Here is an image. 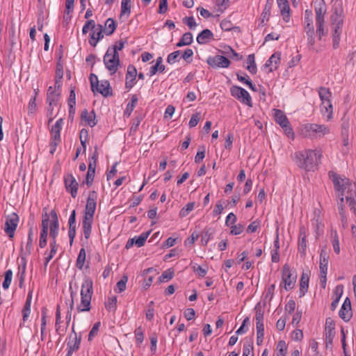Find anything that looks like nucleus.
Masks as SVG:
<instances>
[{"label":"nucleus","mask_w":356,"mask_h":356,"mask_svg":"<svg viewBox=\"0 0 356 356\" xmlns=\"http://www.w3.org/2000/svg\"><path fill=\"white\" fill-rule=\"evenodd\" d=\"M295 156L296 163L300 168L306 172H314L321 163L322 150L321 149H305L296 152Z\"/></svg>","instance_id":"f257e3e1"},{"label":"nucleus","mask_w":356,"mask_h":356,"mask_svg":"<svg viewBox=\"0 0 356 356\" xmlns=\"http://www.w3.org/2000/svg\"><path fill=\"white\" fill-rule=\"evenodd\" d=\"M97 193L95 191H90L82 219V229L86 240L90 238L91 234L92 225L97 207Z\"/></svg>","instance_id":"f03ea898"},{"label":"nucleus","mask_w":356,"mask_h":356,"mask_svg":"<svg viewBox=\"0 0 356 356\" xmlns=\"http://www.w3.org/2000/svg\"><path fill=\"white\" fill-rule=\"evenodd\" d=\"M328 175L332 179L334 189L339 193V196H343L345 193H346V196L356 195L355 185L350 181L349 179L346 177L340 179L339 175L334 171H330Z\"/></svg>","instance_id":"7ed1b4c3"},{"label":"nucleus","mask_w":356,"mask_h":356,"mask_svg":"<svg viewBox=\"0 0 356 356\" xmlns=\"http://www.w3.org/2000/svg\"><path fill=\"white\" fill-rule=\"evenodd\" d=\"M92 293V281L90 278H86L82 284L81 303L76 308L79 312L90 311Z\"/></svg>","instance_id":"20e7f679"},{"label":"nucleus","mask_w":356,"mask_h":356,"mask_svg":"<svg viewBox=\"0 0 356 356\" xmlns=\"http://www.w3.org/2000/svg\"><path fill=\"white\" fill-rule=\"evenodd\" d=\"M305 135L309 137L321 138L330 133V129L324 124H306L304 127Z\"/></svg>","instance_id":"39448f33"},{"label":"nucleus","mask_w":356,"mask_h":356,"mask_svg":"<svg viewBox=\"0 0 356 356\" xmlns=\"http://www.w3.org/2000/svg\"><path fill=\"white\" fill-rule=\"evenodd\" d=\"M230 93L232 97L237 99L242 104L252 107V98L249 92L244 88L240 86H233L230 88Z\"/></svg>","instance_id":"423d86ee"},{"label":"nucleus","mask_w":356,"mask_h":356,"mask_svg":"<svg viewBox=\"0 0 356 356\" xmlns=\"http://www.w3.org/2000/svg\"><path fill=\"white\" fill-rule=\"evenodd\" d=\"M19 220V216L13 212L6 217L4 232L10 238H13Z\"/></svg>","instance_id":"0eeeda50"},{"label":"nucleus","mask_w":356,"mask_h":356,"mask_svg":"<svg viewBox=\"0 0 356 356\" xmlns=\"http://www.w3.org/2000/svg\"><path fill=\"white\" fill-rule=\"evenodd\" d=\"M70 341L67 343V353L65 356H72L74 352L79 349L81 341V337H78L74 330V323L72 326V332L69 336Z\"/></svg>","instance_id":"6e6552de"},{"label":"nucleus","mask_w":356,"mask_h":356,"mask_svg":"<svg viewBox=\"0 0 356 356\" xmlns=\"http://www.w3.org/2000/svg\"><path fill=\"white\" fill-rule=\"evenodd\" d=\"M282 281L284 283V289L289 291L293 289L296 281V275L293 276L290 267L288 264H284L282 267Z\"/></svg>","instance_id":"1a4fd4ad"},{"label":"nucleus","mask_w":356,"mask_h":356,"mask_svg":"<svg viewBox=\"0 0 356 356\" xmlns=\"http://www.w3.org/2000/svg\"><path fill=\"white\" fill-rule=\"evenodd\" d=\"M65 188L66 191L71 194L73 198L77 195L79 183L72 174H67L63 177Z\"/></svg>","instance_id":"9d476101"},{"label":"nucleus","mask_w":356,"mask_h":356,"mask_svg":"<svg viewBox=\"0 0 356 356\" xmlns=\"http://www.w3.org/2000/svg\"><path fill=\"white\" fill-rule=\"evenodd\" d=\"M207 63L209 66L212 67L213 68H227L231 64L230 60L227 58L220 55L208 57Z\"/></svg>","instance_id":"9b49d317"},{"label":"nucleus","mask_w":356,"mask_h":356,"mask_svg":"<svg viewBox=\"0 0 356 356\" xmlns=\"http://www.w3.org/2000/svg\"><path fill=\"white\" fill-rule=\"evenodd\" d=\"M111 49H108L103 58L104 63L108 70L111 72V74H115L120 65V61L117 59L111 58Z\"/></svg>","instance_id":"f8f14e48"},{"label":"nucleus","mask_w":356,"mask_h":356,"mask_svg":"<svg viewBox=\"0 0 356 356\" xmlns=\"http://www.w3.org/2000/svg\"><path fill=\"white\" fill-rule=\"evenodd\" d=\"M49 216L52 218V220L49 224V236L51 238H56L58 234V218L55 210H51L50 211Z\"/></svg>","instance_id":"ddd939ff"},{"label":"nucleus","mask_w":356,"mask_h":356,"mask_svg":"<svg viewBox=\"0 0 356 356\" xmlns=\"http://www.w3.org/2000/svg\"><path fill=\"white\" fill-rule=\"evenodd\" d=\"M314 10L316 14V22H325V14L327 9L324 0H316L315 1Z\"/></svg>","instance_id":"4468645a"},{"label":"nucleus","mask_w":356,"mask_h":356,"mask_svg":"<svg viewBox=\"0 0 356 356\" xmlns=\"http://www.w3.org/2000/svg\"><path fill=\"white\" fill-rule=\"evenodd\" d=\"M281 53L279 51L275 52L268 60L266 62L264 67L269 68V72H272L276 70L280 63Z\"/></svg>","instance_id":"2eb2a0df"},{"label":"nucleus","mask_w":356,"mask_h":356,"mask_svg":"<svg viewBox=\"0 0 356 356\" xmlns=\"http://www.w3.org/2000/svg\"><path fill=\"white\" fill-rule=\"evenodd\" d=\"M329 259L330 255L327 252L326 247L324 246L322 248L320 253L319 268L321 274H327Z\"/></svg>","instance_id":"dca6fc26"},{"label":"nucleus","mask_w":356,"mask_h":356,"mask_svg":"<svg viewBox=\"0 0 356 356\" xmlns=\"http://www.w3.org/2000/svg\"><path fill=\"white\" fill-rule=\"evenodd\" d=\"M278 7L280 9L281 15L285 22L290 20V6L288 0H277Z\"/></svg>","instance_id":"f3484780"},{"label":"nucleus","mask_w":356,"mask_h":356,"mask_svg":"<svg viewBox=\"0 0 356 356\" xmlns=\"http://www.w3.org/2000/svg\"><path fill=\"white\" fill-rule=\"evenodd\" d=\"M95 90L104 97L113 95L112 88L109 81L107 80H102L101 83H98V86H95Z\"/></svg>","instance_id":"a211bd4d"},{"label":"nucleus","mask_w":356,"mask_h":356,"mask_svg":"<svg viewBox=\"0 0 356 356\" xmlns=\"http://www.w3.org/2000/svg\"><path fill=\"white\" fill-rule=\"evenodd\" d=\"M334 322L331 318H327L325 321V339L326 343H332L334 337Z\"/></svg>","instance_id":"6ab92c4d"},{"label":"nucleus","mask_w":356,"mask_h":356,"mask_svg":"<svg viewBox=\"0 0 356 356\" xmlns=\"http://www.w3.org/2000/svg\"><path fill=\"white\" fill-rule=\"evenodd\" d=\"M196 40L200 44H207L213 40V33L208 29H204L197 35Z\"/></svg>","instance_id":"aec40b11"},{"label":"nucleus","mask_w":356,"mask_h":356,"mask_svg":"<svg viewBox=\"0 0 356 356\" xmlns=\"http://www.w3.org/2000/svg\"><path fill=\"white\" fill-rule=\"evenodd\" d=\"M81 118L84 120L90 127H95L97 123L94 110L89 113L87 109H84L81 113Z\"/></svg>","instance_id":"412c9836"},{"label":"nucleus","mask_w":356,"mask_h":356,"mask_svg":"<svg viewBox=\"0 0 356 356\" xmlns=\"http://www.w3.org/2000/svg\"><path fill=\"white\" fill-rule=\"evenodd\" d=\"M307 241L306 233L305 227H302L300 229L299 239H298V251L302 257L306 254Z\"/></svg>","instance_id":"4be33fe9"},{"label":"nucleus","mask_w":356,"mask_h":356,"mask_svg":"<svg viewBox=\"0 0 356 356\" xmlns=\"http://www.w3.org/2000/svg\"><path fill=\"white\" fill-rule=\"evenodd\" d=\"M342 27L343 26L339 25L332 26V47L334 49H337L339 47Z\"/></svg>","instance_id":"5701e85b"},{"label":"nucleus","mask_w":356,"mask_h":356,"mask_svg":"<svg viewBox=\"0 0 356 356\" xmlns=\"http://www.w3.org/2000/svg\"><path fill=\"white\" fill-rule=\"evenodd\" d=\"M272 8V1L271 0H267L266 3L265 5L264 9L261 14L260 22L259 24V26L266 25V22L268 21L269 16L270 15V10Z\"/></svg>","instance_id":"b1692460"},{"label":"nucleus","mask_w":356,"mask_h":356,"mask_svg":"<svg viewBox=\"0 0 356 356\" xmlns=\"http://www.w3.org/2000/svg\"><path fill=\"white\" fill-rule=\"evenodd\" d=\"M63 124V119H58L55 124L52 126L50 133H51V138L54 140H60V131L62 129V126Z\"/></svg>","instance_id":"393cba45"},{"label":"nucleus","mask_w":356,"mask_h":356,"mask_svg":"<svg viewBox=\"0 0 356 356\" xmlns=\"http://www.w3.org/2000/svg\"><path fill=\"white\" fill-rule=\"evenodd\" d=\"M97 32H92L90 34V39L89 40V43L91 46L95 47L97 42L103 38V26L101 24H97Z\"/></svg>","instance_id":"a878e982"},{"label":"nucleus","mask_w":356,"mask_h":356,"mask_svg":"<svg viewBox=\"0 0 356 356\" xmlns=\"http://www.w3.org/2000/svg\"><path fill=\"white\" fill-rule=\"evenodd\" d=\"M309 277L307 273H303L300 280L299 297L302 298L306 293L309 288Z\"/></svg>","instance_id":"bb28decb"},{"label":"nucleus","mask_w":356,"mask_h":356,"mask_svg":"<svg viewBox=\"0 0 356 356\" xmlns=\"http://www.w3.org/2000/svg\"><path fill=\"white\" fill-rule=\"evenodd\" d=\"M306 33L307 45L309 49H314L315 44V31L314 26H304Z\"/></svg>","instance_id":"cd10ccee"},{"label":"nucleus","mask_w":356,"mask_h":356,"mask_svg":"<svg viewBox=\"0 0 356 356\" xmlns=\"http://www.w3.org/2000/svg\"><path fill=\"white\" fill-rule=\"evenodd\" d=\"M131 0H122L120 17L128 18L131 14Z\"/></svg>","instance_id":"c85d7f7f"},{"label":"nucleus","mask_w":356,"mask_h":356,"mask_svg":"<svg viewBox=\"0 0 356 356\" xmlns=\"http://www.w3.org/2000/svg\"><path fill=\"white\" fill-rule=\"evenodd\" d=\"M32 294H33V290H30L28 293L26 300L25 305L24 306V308L22 309L23 321H26L27 320V318L29 316V314L31 313V304Z\"/></svg>","instance_id":"c756f323"},{"label":"nucleus","mask_w":356,"mask_h":356,"mask_svg":"<svg viewBox=\"0 0 356 356\" xmlns=\"http://www.w3.org/2000/svg\"><path fill=\"white\" fill-rule=\"evenodd\" d=\"M275 111V120L277 124H279L282 127H286L287 124H289L288 118L282 111L279 109H276Z\"/></svg>","instance_id":"7c9ffc66"},{"label":"nucleus","mask_w":356,"mask_h":356,"mask_svg":"<svg viewBox=\"0 0 356 356\" xmlns=\"http://www.w3.org/2000/svg\"><path fill=\"white\" fill-rule=\"evenodd\" d=\"M117 27V24L113 18H108L105 22V29H103L106 35H112Z\"/></svg>","instance_id":"2f4dec72"},{"label":"nucleus","mask_w":356,"mask_h":356,"mask_svg":"<svg viewBox=\"0 0 356 356\" xmlns=\"http://www.w3.org/2000/svg\"><path fill=\"white\" fill-rule=\"evenodd\" d=\"M318 95L322 103L331 102L332 92L329 88L325 87H320L318 88Z\"/></svg>","instance_id":"473e14b6"},{"label":"nucleus","mask_w":356,"mask_h":356,"mask_svg":"<svg viewBox=\"0 0 356 356\" xmlns=\"http://www.w3.org/2000/svg\"><path fill=\"white\" fill-rule=\"evenodd\" d=\"M193 35L190 32H186L183 34L179 41L177 43L176 46L181 47L183 46L190 45L193 42Z\"/></svg>","instance_id":"72a5a7b5"},{"label":"nucleus","mask_w":356,"mask_h":356,"mask_svg":"<svg viewBox=\"0 0 356 356\" xmlns=\"http://www.w3.org/2000/svg\"><path fill=\"white\" fill-rule=\"evenodd\" d=\"M248 66L246 69L252 74H255L257 72V65L255 63L254 54H252L247 58Z\"/></svg>","instance_id":"f704fd0d"},{"label":"nucleus","mask_w":356,"mask_h":356,"mask_svg":"<svg viewBox=\"0 0 356 356\" xmlns=\"http://www.w3.org/2000/svg\"><path fill=\"white\" fill-rule=\"evenodd\" d=\"M138 101V98L137 95H133L131 99V102L127 104V108L124 111V115L125 116L129 117L131 115L132 111L136 106Z\"/></svg>","instance_id":"c9c22d12"},{"label":"nucleus","mask_w":356,"mask_h":356,"mask_svg":"<svg viewBox=\"0 0 356 356\" xmlns=\"http://www.w3.org/2000/svg\"><path fill=\"white\" fill-rule=\"evenodd\" d=\"M95 175V169H93L91 165H88L86 179L83 181L82 184H86L88 187H90L93 183Z\"/></svg>","instance_id":"e433bc0d"},{"label":"nucleus","mask_w":356,"mask_h":356,"mask_svg":"<svg viewBox=\"0 0 356 356\" xmlns=\"http://www.w3.org/2000/svg\"><path fill=\"white\" fill-rule=\"evenodd\" d=\"M339 315L341 318H342L345 322H348L353 315L352 309H349V307H346L343 306H341Z\"/></svg>","instance_id":"4c0bfd02"},{"label":"nucleus","mask_w":356,"mask_h":356,"mask_svg":"<svg viewBox=\"0 0 356 356\" xmlns=\"http://www.w3.org/2000/svg\"><path fill=\"white\" fill-rule=\"evenodd\" d=\"M175 271L173 268H168L162 273L161 275L159 277L158 282L159 283L168 282L173 278Z\"/></svg>","instance_id":"58836bf2"},{"label":"nucleus","mask_w":356,"mask_h":356,"mask_svg":"<svg viewBox=\"0 0 356 356\" xmlns=\"http://www.w3.org/2000/svg\"><path fill=\"white\" fill-rule=\"evenodd\" d=\"M325 22H317L316 25V35L319 40L322 39L323 36L327 35L328 31L325 28Z\"/></svg>","instance_id":"ea45409f"},{"label":"nucleus","mask_w":356,"mask_h":356,"mask_svg":"<svg viewBox=\"0 0 356 356\" xmlns=\"http://www.w3.org/2000/svg\"><path fill=\"white\" fill-rule=\"evenodd\" d=\"M128 281V277L126 275H123L121 280L118 281L114 289L116 293H121L126 289V284Z\"/></svg>","instance_id":"a19ab883"},{"label":"nucleus","mask_w":356,"mask_h":356,"mask_svg":"<svg viewBox=\"0 0 356 356\" xmlns=\"http://www.w3.org/2000/svg\"><path fill=\"white\" fill-rule=\"evenodd\" d=\"M33 235H34V228L33 226H31L29 229L28 233V239L26 243V252L28 254L31 253V250L33 248Z\"/></svg>","instance_id":"79ce46f5"},{"label":"nucleus","mask_w":356,"mask_h":356,"mask_svg":"<svg viewBox=\"0 0 356 356\" xmlns=\"http://www.w3.org/2000/svg\"><path fill=\"white\" fill-rule=\"evenodd\" d=\"M321 110L322 113H327L328 115L327 116V120H330L332 118V105L331 102H325V104L322 103L321 105Z\"/></svg>","instance_id":"37998d69"},{"label":"nucleus","mask_w":356,"mask_h":356,"mask_svg":"<svg viewBox=\"0 0 356 356\" xmlns=\"http://www.w3.org/2000/svg\"><path fill=\"white\" fill-rule=\"evenodd\" d=\"M150 232L151 231L143 232L139 236L135 237V245H137L138 248L143 246Z\"/></svg>","instance_id":"c03bdc74"},{"label":"nucleus","mask_w":356,"mask_h":356,"mask_svg":"<svg viewBox=\"0 0 356 356\" xmlns=\"http://www.w3.org/2000/svg\"><path fill=\"white\" fill-rule=\"evenodd\" d=\"M86 254L85 249L81 248L79 251L76 262V266L80 270H81L83 267L84 262L86 260Z\"/></svg>","instance_id":"a18cd8bd"},{"label":"nucleus","mask_w":356,"mask_h":356,"mask_svg":"<svg viewBox=\"0 0 356 356\" xmlns=\"http://www.w3.org/2000/svg\"><path fill=\"white\" fill-rule=\"evenodd\" d=\"M105 307L109 312H114L117 308V297L112 296L108 298V301L105 302Z\"/></svg>","instance_id":"49530a36"},{"label":"nucleus","mask_w":356,"mask_h":356,"mask_svg":"<svg viewBox=\"0 0 356 356\" xmlns=\"http://www.w3.org/2000/svg\"><path fill=\"white\" fill-rule=\"evenodd\" d=\"M213 230L211 228L205 229L201 238L202 245H207L208 242L213 238Z\"/></svg>","instance_id":"de8ad7c7"},{"label":"nucleus","mask_w":356,"mask_h":356,"mask_svg":"<svg viewBox=\"0 0 356 356\" xmlns=\"http://www.w3.org/2000/svg\"><path fill=\"white\" fill-rule=\"evenodd\" d=\"M181 51L177 50L170 54L167 57L168 63L172 65L176 62H179L181 59Z\"/></svg>","instance_id":"09e8293b"},{"label":"nucleus","mask_w":356,"mask_h":356,"mask_svg":"<svg viewBox=\"0 0 356 356\" xmlns=\"http://www.w3.org/2000/svg\"><path fill=\"white\" fill-rule=\"evenodd\" d=\"M338 202L337 207L339 209V213L341 217H342V220H345V210H344V197L342 195L339 196V193L337 194Z\"/></svg>","instance_id":"8fccbe9b"},{"label":"nucleus","mask_w":356,"mask_h":356,"mask_svg":"<svg viewBox=\"0 0 356 356\" xmlns=\"http://www.w3.org/2000/svg\"><path fill=\"white\" fill-rule=\"evenodd\" d=\"M277 356H286L287 353V346L286 342L280 340L277 344Z\"/></svg>","instance_id":"3c124183"},{"label":"nucleus","mask_w":356,"mask_h":356,"mask_svg":"<svg viewBox=\"0 0 356 356\" xmlns=\"http://www.w3.org/2000/svg\"><path fill=\"white\" fill-rule=\"evenodd\" d=\"M13 278V271L9 269L6 271L4 275V281L3 282L2 286L4 289H8L10 285Z\"/></svg>","instance_id":"603ef678"},{"label":"nucleus","mask_w":356,"mask_h":356,"mask_svg":"<svg viewBox=\"0 0 356 356\" xmlns=\"http://www.w3.org/2000/svg\"><path fill=\"white\" fill-rule=\"evenodd\" d=\"M195 207V202H188L184 207H183L180 212H179V216L181 218H184L188 215V213L192 211Z\"/></svg>","instance_id":"864d4df0"},{"label":"nucleus","mask_w":356,"mask_h":356,"mask_svg":"<svg viewBox=\"0 0 356 356\" xmlns=\"http://www.w3.org/2000/svg\"><path fill=\"white\" fill-rule=\"evenodd\" d=\"M252 342L245 343L243 347V356H254Z\"/></svg>","instance_id":"5fc2aeb1"},{"label":"nucleus","mask_w":356,"mask_h":356,"mask_svg":"<svg viewBox=\"0 0 356 356\" xmlns=\"http://www.w3.org/2000/svg\"><path fill=\"white\" fill-rule=\"evenodd\" d=\"M134 334L136 343L138 345L141 344L144 340V332L141 326H139L135 330Z\"/></svg>","instance_id":"6e6d98bb"},{"label":"nucleus","mask_w":356,"mask_h":356,"mask_svg":"<svg viewBox=\"0 0 356 356\" xmlns=\"http://www.w3.org/2000/svg\"><path fill=\"white\" fill-rule=\"evenodd\" d=\"M226 49H227V51H225L224 53L227 54L231 58H234L236 60L243 59V56L236 52L231 47L228 46Z\"/></svg>","instance_id":"4d7b16f0"},{"label":"nucleus","mask_w":356,"mask_h":356,"mask_svg":"<svg viewBox=\"0 0 356 356\" xmlns=\"http://www.w3.org/2000/svg\"><path fill=\"white\" fill-rule=\"evenodd\" d=\"M137 76V70L134 65H129L127 67V71L126 74V79H136Z\"/></svg>","instance_id":"13d9d810"},{"label":"nucleus","mask_w":356,"mask_h":356,"mask_svg":"<svg viewBox=\"0 0 356 356\" xmlns=\"http://www.w3.org/2000/svg\"><path fill=\"white\" fill-rule=\"evenodd\" d=\"M204 157H205V147H204V146H200V147H199L198 151L195 157V162L196 163H200Z\"/></svg>","instance_id":"bf43d9fd"},{"label":"nucleus","mask_w":356,"mask_h":356,"mask_svg":"<svg viewBox=\"0 0 356 356\" xmlns=\"http://www.w3.org/2000/svg\"><path fill=\"white\" fill-rule=\"evenodd\" d=\"M67 104H68V106H75L76 105V94H75V87H72L70 88V95H69V98H68V100H67Z\"/></svg>","instance_id":"052dcab7"},{"label":"nucleus","mask_w":356,"mask_h":356,"mask_svg":"<svg viewBox=\"0 0 356 356\" xmlns=\"http://www.w3.org/2000/svg\"><path fill=\"white\" fill-rule=\"evenodd\" d=\"M230 234L232 235H238L241 234L244 230V226L242 224H238V225H232L230 227Z\"/></svg>","instance_id":"680f3d73"},{"label":"nucleus","mask_w":356,"mask_h":356,"mask_svg":"<svg viewBox=\"0 0 356 356\" xmlns=\"http://www.w3.org/2000/svg\"><path fill=\"white\" fill-rule=\"evenodd\" d=\"M60 95H59V93H55L54 95H47V101L48 102V104L51 106L58 105Z\"/></svg>","instance_id":"e2e57ef3"},{"label":"nucleus","mask_w":356,"mask_h":356,"mask_svg":"<svg viewBox=\"0 0 356 356\" xmlns=\"http://www.w3.org/2000/svg\"><path fill=\"white\" fill-rule=\"evenodd\" d=\"M47 236H48V231L41 230L40 240H39V246L41 248H43L47 245Z\"/></svg>","instance_id":"0e129e2a"},{"label":"nucleus","mask_w":356,"mask_h":356,"mask_svg":"<svg viewBox=\"0 0 356 356\" xmlns=\"http://www.w3.org/2000/svg\"><path fill=\"white\" fill-rule=\"evenodd\" d=\"M193 51L191 49H186L181 58H182L186 63H191L193 61Z\"/></svg>","instance_id":"69168bd1"},{"label":"nucleus","mask_w":356,"mask_h":356,"mask_svg":"<svg viewBox=\"0 0 356 356\" xmlns=\"http://www.w3.org/2000/svg\"><path fill=\"white\" fill-rule=\"evenodd\" d=\"M100 325L101 323L99 321L96 322L93 325L88 334V341H91L93 339V337L97 334Z\"/></svg>","instance_id":"338daca9"},{"label":"nucleus","mask_w":356,"mask_h":356,"mask_svg":"<svg viewBox=\"0 0 356 356\" xmlns=\"http://www.w3.org/2000/svg\"><path fill=\"white\" fill-rule=\"evenodd\" d=\"M182 21L184 24H186L192 30L194 29L197 26L195 19L192 16L185 17L183 18Z\"/></svg>","instance_id":"774afa93"}]
</instances>
